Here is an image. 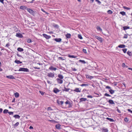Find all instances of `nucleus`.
I'll list each match as a JSON object with an SVG mask.
<instances>
[{
	"instance_id": "nucleus-52",
	"label": "nucleus",
	"mask_w": 132,
	"mask_h": 132,
	"mask_svg": "<svg viewBox=\"0 0 132 132\" xmlns=\"http://www.w3.org/2000/svg\"><path fill=\"white\" fill-rule=\"evenodd\" d=\"M104 96H111L110 95H109V94L106 93H105L104 94Z\"/></svg>"
},
{
	"instance_id": "nucleus-16",
	"label": "nucleus",
	"mask_w": 132,
	"mask_h": 132,
	"mask_svg": "<svg viewBox=\"0 0 132 132\" xmlns=\"http://www.w3.org/2000/svg\"><path fill=\"white\" fill-rule=\"evenodd\" d=\"M73 90L77 92H81V90H79V88H75L74 90Z\"/></svg>"
},
{
	"instance_id": "nucleus-34",
	"label": "nucleus",
	"mask_w": 132,
	"mask_h": 132,
	"mask_svg": "<svg viewBox=\"0 0 132 132\" xmlns=\"http://www.w3.org/2000/svg\"><path fill=\"white\" fill-rule=\"evenodd\" d=\"M96 29L98 30L99 31H102V29L100 28V27L99 26H97V27Z\"/></svg>"
},
{
	"instance_id": "nucleus-64",
	"label": "nucleus",
	"mask_w": 132,
	"mask_h": 132,
	"mask_svg": "<svg viewBox=\"0 0 132 132\" xmlns=\"http://www.w3.org/2000/svg\"><path fill=\"white\" fill-rule=\"evenodd\" d=\"M128 111L131 112V113H132V111L130 109H128L127 110Z\"/></svg>"
},
{
	"instance_id": "nucleus-5",
	"label": "nucleus",
	"mask_w": 132,
	"mask_h": 132,
	"mask_svg": "<svg viewBox=\"0 0 132 132\" xmlns=\"http://www.w3.org/2000/svg\"><path fill=\"white\" fill-rule=\"evenodd\" d=\"M49 69L51 71H55L57 69L56 68L53 67V66L51 65L49 68Z\"/></svg>"
},
{
	"instance_id": "nucleus-3",
	"label": "nucleus",
	"mask_w": 132,
	"mask_h": 132,
	"mask_svg": "<svg viewBox=\"0 0 132 132\" xmlns=\"http://www.w3.org/2000/svg\"><path fill=\"white\" fill-rule=\"evenodd\" d=\"M18 71H22L24 72H28L29 71V69L27 68H20L18 70Z\"/></svg>"
},
{
	"instance_id": "nucleus-35",
	"label": "nucleus",
	"mask_w": 132,
	"mask_h": 132,
	"mask_svg": "<svg viewBox=\"0 0 132 132\" xmlns=\"http://www.w3.org/2000/svg\"><path fill=\"white\" fill-rule=\"evenodd\" d=\"M53 26L54 27L56 28L57 29L58 28H59V26L57 24H54L53 25Z\"/></svg>"
},
{
	"instance_id": "nucleus-4",
	"label": "nucleus",
	"mask_w": 132,
	"mask_h": 132,
	"mask_svg": "<svg viewBox=\"0 0 132 132\" xmlns=\"http://www.w3.org/2000/svg\"><path fill=\"white\" fill-rule=\"evenodd\" d=\"M60 90L59 89L56 87L54 88L53 89V92L55 94H57V93L59 92Z\"/></svg>"
},
{
	"instance_id": "nucleus-7",
	"label": "nucleus",
	"mask_w": 132,
	"mask_h": 132,
	"mask_svg": "<svg viewBox=\"0 0 132 132\" xmlns=\"http://www.w3.org/2000/svg\"><path fill=\"white\" fill-rule=\"evenodd\" d=\"M43 35L44 37L45 38L47 39H49L51 38V36H50L48 35L45 34H43Z\"/></svg>"
},
{
	"instance_id": "nucleus-27",
	"label": "nucleus",
	"mask_w": 132,
	"mask_h": 132,
	"mask_svg": "<svg viewBox=\"0 0 132 132\" xmlns=\"http://www.w3.org/2000/svg\"><path fill=\"white\" fill-rule=\"evenodd\" d=\"M106 119L110 122H113L114 121L113 119L111 118H107Z\"/></svg>"
},
{
	"instance_id": "nucleus-56",
	"label": "nucleus",
	"mask_w": 132,
	"mask_h": 132,
	"mask_svg": "<svg viewBox=\"0 0 132 132\" xmlns=\"http://www.w3.org/2000/svg\"><path fill=\"white\" fill-rule=\"evenodd\" d=\"M82 51L84 53H87L86 50V49H83Z\"/></svg>"
},
{
	"instance_id": "nucleus-41",
	"label": "nucleus",
	"mask_w": 132,
	"mask_h": 132,
	"mask_svg": "<svg viewBox=\"0 0 132 132\" xmlns=\"http://www.w3.org/2000/svg\"><path fill=\"white\" fill-rule=\"evenodd\" d=\"M125 121L126 122H127L129 121V119L127 117H126L124 119Z\"/></svg>"
},
{
	"instance_id": "nucleus-29",
	"label": "nucleus",
	"mask_w": 132,
	"mask_h": 132,
	"mask_svg": "<svg viewBox=\"0 0 132 132\" xmlns=\"http://www.w3.org/2000/svg\"><path fill=\"white\" fill-rule=\"evenodd\" d=\"M19 124V123L18 122H17L14 125V127L15 128L17 127L18 126Z\"/></svg>"
},
{
	"instance_id": "nucleus-13",
	"label": "nucleus",
	"mask_w": 132,
	"mask_h": 132,
	"mask_svg": "<svg viewBox=\"0 0 132 132\" xmlns=\"http://www.w3.org/2000/svg\"><path fill=\"white\" fill-rule=\"evenodd\" d=\"M101 130L102 132H108V130L107 128H102Z\"/></svg>"
},
{
	"instance_id": "nucleus-47",
	"label": "nucleus",
	"mask_w": 132,
	"mask_h": 132,
	"mask_svg": "<svg viewBox=\"0 0 132 132\" xmlns=\"http://www.w3.org/2000/svg\"><path fill=\"white\" fill-rule=\"evenodd\" d=\"M96 2H97L99 4V5H100L101 4V2H100L99 0H95Z\"/></svg>"
},
{
	"instance_id": "nucleus-44",
	"label": "nucleus",
	"mask_w": 132,
	"mask_h": 132,
	"mask_svg": "<svg viewBox=\"0 0 132 132\" xmlns=\"http://www.w3.org/2000/svg\"><path fill=\"white\" fill-rule=\"evenodd\" d=\"M123 8L125 9H127L128 10H129L130 9V8L128 7L125 6H123Z\"/></svg>"
},
{
	"instance_id": "nucleus-48",
	"label": "nucleus",
	"mask_w": 132,
	"mask_h": 132,
	"mask_svg": "<svg viewBox=\"0 0 132 132\" xmlns=\"http://www.w3.org/2000/svg\"><path fill=\"white\" fill-rule=\"evenodd\" d=\"M27 42L28 43H30L32 42L31 40L30 39H28L27 40Z\"/></svg>"
},
{
	"instance_id": "nucleus-15",
	"label": "nucleus",
	"mask_w": 132,
	"mask_h": 132,
	"mask_svg": "<svg viewBox=\"0 0 132 132\" xmlns=\"http://www.w3.org/2000/svg\"><path fill=\"white\" fill-rule=\"evenodd\" d=\"M54 40L55 41L58 42H60L62 40V39L61 38H56Z\"/></svg>"
},
{
	"instance_id": "nucleus-9",
	"label": "nucleus",
	"mask_w": 132,
	"mask_h": 132,
	"mask_svg": "<svg viewBox=\"0 0 132 132\" xmlns=\"http://www.w3.org/2000/svg\"><path fill=\"white\" fill-rule=\"evenodd\" d=\"M16 36L19 38H22L23 37V36L20 33H16Z\"/></svg>"
},
{
	"instance_id": "nucleus-18",
	"label": "nucleus",
	"mask_w": 132,
	"mask_h": 132,
	"mask_svg": "<svg viewBox=\"0 0 132 132\" xmlns=\"http://www.w3.org/2000/svg\"><path fill=\"white\" fill-rule=\"evenodd\" d=\"M80 102H83V101H85L87 100V98H80Z\"/></svg>"
},
{
	"instance_id": "nucleus-20",
	"label": "nucleus",
	"mask_w": 132,
	"mask_h": 132,
	"mask_svg": "<svg viewBox=\"0 0 132 132\" xmlns=\"http://www.w3.org/2000/svg\"><path fill=\"white\" fill-rule=\"evenodd\" d=\"M125 45L124 44H120L119 45L118 47L120 48H123L125 47Z\"/></svg>"
},
{
	"instance_id": "nucleus-22",
	"label": "nucleus",
	"mask_w": 132,
	"mask_h": 132,
	"mask_svg": "<svg viewBox=\"0 0 132 132\" xmlns=\"http://www.w3.org/2000/svg\"><path fill=\"white\" fill-rule=\"evenodd\" d=\"M123 27V30H126L128 29H131L130 28V27H129L128 26H124Z\"/></svg>"
},
{
	"instance_id": "nucleus-8",
	"label": "nucleus",
	"mask_w": 132,
	"mask_h": 132,
	"mask_svg": "<svg viewBox=\"0 0 132 132\" xmlns=\"http://www.w3.org/2000/svg\"><path fill=\"white\" fill-rule=\"evenodd\" d=\"M57 82L59 84H62L63 83V81L62 79L57 78L56 79Z\"/></svg>"
},
{
	"instance_id": "nucleus-46",
	"label": "nucleus",
	"mask_w": 132,
	"mask_h": 132,
	"mask_svg": "<svg viewBox=\"0 0 132 132\" xmlns=\"http://www.w3.org/2000/svg\"><path fill=\"white\" fill-rule=\"evenodd\" d=\"M127 50V48H125L124 49H122V51H123V52L125 53L126 52Z\"/></svg>"
},
{
	"instance_id": "nucleus-57",
	"label": "nucleus",
	"mask_w": 132,
	"mask_h": 132,
	"mask_svg": "<svg viewBox=\"0 0 132 132\" xmlns=\"http://www.w3.org/2000/svg\"><path fill=\"white\" fill-rule=\"evenodd\" d=\"M70 102L68 100L67 101L65 102V103L66 104H69Z\"/></svg>"
},
{
	"instance_id": "nucleus-32",
	"label": "nucleus",
	"mask_w": 132,
	"mask_h": 132,
	"mask_svg": "<svg viewBox=\"0 0 132 132\" xmlns=\"http://www.w3.org/2000/svg\"><path fill=\"white\" fill-rule=\"evenodd\" d=\"M34 0H27L28 1L27 2L28 3H33V1H34Z\"/></svg>"
},
{
	"instance_id": "nucleus-38",
	"label": "nucleus",
	"mask_w": 132,
	"mask_h": 132,
	"mask_svg": "<svg viewBox=\"0 0 132 132\" xmlns=\"http://www.w3.org/2000/svg\"><path fill=\"white\" fill-rule=\"evenodd\" d=\"M107 12L108 14H112L113 13V12L110 10H109L107 11Z\"/></svg>"
},
{
	"instance_id": "nucleus-17",
	"label": "nucleus",
	"mask_w": 132,
	"mask_h": 132,
	"mask_svg": "<svg viewBox=\"0 0 132 132\" xmlns=\"http://www.w3.org/2000/svg\"><path fill=\"white\" fill-rule=\"evenodd\" d=\"M65 36L67 38H71V35L70 34L67 33L65 35Z\"/></svg>"
},
{
	"instance_id": "nucleus-28",
	"label": "nucleus",
	"mask_w": 132,
	"mask_h": 132,
	"mask_svg": "<svg viewBox=\"0 0 132 132\" xmlns=\"http://www.w3.org/2000/svg\"><path fill=\"white\" fill-rule=\"evenodd\" d=\"M17 50L19 52H21L23 51V49L20 47H19L17 48Z\"/></svg>"
},
{
	"instance_id": "nucleus-23",
	"label": "nucleus",
	"mask_w": 132,
	"mask_h": 132,
	"mask_svg": "<svg viewBox=\"0 0 132 132\" xmlns=\"http://www.w3.org/2000/svg\"><path fill=\"white\" fill-rule=\"evenodd\" d=\"M58 77L59 78L61 79H63L64 78L63 75L61 74H59L58 76Z\"/></svg>"
},
{
	"instance_id": "nucleus-51",
	"label": "nucleus",
	"mask_w": 132,
	"mask_h": 132,
	"mask_svg": "<svg viewBox=\"0 0 132 132\" xmlns=\"http://www.w3.org/2000/svg\"><path fill=\"white\" fill-rule=\"evenodd\" d=\"M58 58L60 60H61L62 61H63L65 60V59H63L62 57H58Z\"/></svg>"
},
{
	"instance_id": "nucleus-19",
	"label": "nucleus",
	"mask_w": 132,
	"mask_h": 132,
	"mask_svg": "<svg viewBox=\"0 0 132 132\" xmlns=\"http://www.w3.org/2000/svg\"><path fill=\"white\" fill-rule=\"evenodd\" d=\"M70 89V88H67L65 87L64 89H62V90L63 91L68 92Z\"/></svg>"
},
{
	"instance_id": "nucleus-12",
	"label": "nucleus",
	"mask_w": 132,
	"mask_h": 132,
	"mask_svg": "<svg viewBox=\"0 0 132 132\" xmlns=\"http://www.w3.org/2000/svg\"><path fill=\"white\" fill-rule=\"evenodd\" d=\"M28 8L27 7L23 6H21L20 7V9L23 10H27V9H28Z\"/></svg>"
},
{
	"instance_id": "nucleus-6",
	"label": "nucleus",
	"mask_w": 132,
	"mask_h": 132,
	"mask_svg": "<svg viewBox=\"0 0 132 132\" xmlns=\"http://www.w3.org/2000/svg\"><path fill=\"white\" fill-rule=\"evenodd\" d=\"M95 38L99 41L101 43H102L103 41V39L101 37L97 36H95Z\"/></svg>"
},
{
	"instance_id": "nucleus-33",
	"label": "nucleus",
	"mask_w": 132,
	"mask_h": 132,
	"mask_svg": "<svg viewBox=\"0 0 132 132\" xmlns=\"http://www.w3.org/2000/svg\"><path fill=\"white\" fill-rule=\"evenodd\" d=\"M127 54L129 56H131L132 53L131 52H130L129 51H127Z\"/></svg>"
},
{
	"instance_id": "nucleus-2",
	"label": "nucleus",
	"mask_w": 132,
	"mask_h": 132,
	"mask_svg": "<svg viewBox=\"0 0 132 132\" xmlns=\"http://www.w3.org/2000/svg\"><path fill=\"white\" fill-rule=\"evenodd\" d=\"M27 11L34 16L36 13V12L34 11L30 8H28V9H27Z\"/></svg>"
},
{
	"instance_id": "nucleus-21",
	"label": "nucleus",
	"mask_w": 132,
	"mask_h": 132,
	"mask_svg": "<svg viewBox=\"0 0 132 132\" xmlns=\"http://www.w3.org/2000/svg\"><path fill=\"white\" fill-rule=\"evenodd\" d=\"M13 117L15 118L19 119L20 118V116L18 114H16L14 115Z\"/></svg>"
},
{
	"instance_id": "nucleus-62",
	"label": "nucleus",
	"mask_w": 132,
	"mask_h": 132,
	"mask_svg": "<svg viewBox=\"0 0 132 132\" xmlns=\"http://www.w3.org/2000/svg\"><path fill=\"white\" fill-rule=\"evenodd\" d=\"M3 110L2 108H0V114L2 113Z\"/></svg>"
},
{
	"instance_id": "nucleus-30",
	"label": "nucleus",
	"mask_w": 132,
	"mask_h": 132,
	"mask_svg": "<svg viewBox=\"0 0 132 132\" xmlns=\"http://www.w3.org/2000/svg\"><path fill=\"white\" fill-rule=\"evenodd\" d=\"M120 14H121L123 16H124L126 15V12L124 11L120 12Z\"/></svg>"
},
{
	"instance_id": "nucleus-39",
	"label": "nucleus",
	"mask_w": 132,
	"mask_h": 132,
	"mask_svg": "<svg viewBox=\"0 0 132 132\" xmlns=\"http://www.w3.org/2000/svg\"><path fill=\"white\" fill-rule=\"evenodd\" d=\"M3 112L5 114L6 113L8 112V110L7 109H5L3 111Z\"/></svg>"
},
{
	"instance_id": "nucleus-40",
	"label": "nucleus",
	"mask_w": 132,
	"mask_h": 132,
	"mask_svg": "<svg viewBox=\"0 0 132 132\" xmlns=\"http://www.w3.org/2000/svg\"><path fill=\"white\" fill-rule=\"evenodd\" d=\"M86 77L87 78H89L90 79H91L93 78V77L92 76H89L88 75H86Z\"/></svg>"
},
{
	"instance_id": "nucleus-1",
	"label": "nucleus",
	"mask_w": 132,
	"mask_h": 132,
	"mask_svg": "<svg viewBox=\"0 0 132 132\" xmlns=\"http://www.w3.org/2000/svg\"><path fill=\"white\" fill-rule=\"evenodd\" d=\"M47 76L49 78H53L55 77V74L54 72L48 73L47 74Z\"/></svg>"
},
{
	"instance_id": "nucleus-31",
	"label": "nucleus",
	"mask_w": 132,
	"mask_h": 132,
	"mask_svg": "<svg viewBox=\"0 0 132 132\" xmlns=\"http://www.w3.org/2000/svg\"><path fill=\"white\" fill-rule=\"evenodd\" d=\"M88 84H82L80 85V86H88Z\"/></svg>"
},
{
	"instance_id": "nucleus-60",
	"label": "nucleus",
	"mask_w": 132,
	"mask_h": 132,
	"mask_svg": "<svg viewBox=\"0 0 132 132\" xmlns=\"http://www.w3.org/2000/svg\"><path fill=\"white\" fill-rule=\"evenodd\" d=\"M117 112L119 113H121V112L118 108L117 110Z\"/></svg>"
},
{
	"instance_id": "nucleus-45",
	"label": "nucleus",
	"mask_w": 132,
	"mask_h": 132,
	"mask_svg": "<svg viewBox=\"0 0 132 132\" xmlns=\"http://www.w3.org/2000/svg\"><path fill=\"white\" fill-rule=\"evenodd\" d=\"M72 104L70 102L68 104V106L69 108H71L72 106Z\"/></svg>"
},
{
	"instance_id": "nucleus-49",
	"label": "nucleus",
	"mask_w": 132,
	"mask_h": 132,
	"mask_svg": "<svg viewBox=\"0 0 132 132\" xmlns=\"http://www.w3.org/2000/svg\"><path fill=\"white\" fill-rule=\"evenodd\" d=\"M39 92L42 95H44L45 93V92H43L42 91H39Z\"/></svg>"
},
{
	"instance_id": "nucleus-25",
	"label": "nucleus",
	"mask_w": 132,
	"mask_h": 132,
	"mask_svg": "<svg viewBox=\"0 0 132 132\" xmlns=\"http://www.w3.org/2000/svg\"><path fill=\"white\" fill-rule=\"evenodd\" d=\"M15 96L16 98H18L19 96V93H18L16 92L14 93Z\"/></svg>"
},
{
	"instance_id": "nucleus-54",
	"label": "nucleus",
	"mask_w": 132,
	"mask_h": 132,
	"mask_svg": "<svg viewBox=\"0 0 132 132\" xmlns=\"http://www.w3.org/2000/svg\"><path fill=\"white\" fill-rule=\"evenodd\" d=\"M8 113L10 115H13V112H9L8 111Z\"/></svg>"
},
{
	"instance_id": "nucleus-11",
	"label": "nucleus",
	"mask_w": 132,
	"mask_h": 132,
	"mask_svg": "<svg viewBox=\"0 0 132 132\" xmlns=\"http://www.w3.org/2000/svg\"><path fill=\"white\" fill-rule=\"evenodd\" d=\"M6 77L8 79H15V77L12 75L7 76H6Z\"/></svg>"
},
{
	"instance_id": "nucleus-43",
	"label": "nucleus",
	"mask_w": 132,
	"mask_h": 132,
	"mask_svg": "<svg viewBox=\"0 0 132 132\" xmlns=\"http://www.w3.org/2000/svg\"><path fill=\"white\" fill-rule=\"evenodd\" d=\"M128 34H125L123 38H128Z\"/></svg>"
},
{
	"instance_id": "nucleus-26",
	"label": "nucleus",
	"mask_w": 132,
	"mask_h": 132,
	"mask_svg": "<svg viewBox=\"0 0 132 132\" xmlns=\"http://www.w3.org/2000/svg\"><path fill=\"white\" fill-rule=\"evenodd\" d=\"M14 62L15 63H17V64H21V63H22V62L20 61L19 60H15Z\"/></svg>"
},
{
	"instance_id": "nucleus-59",
	"label": "nucleus",
	"mask_w": 132,
	"mask_h": 132,
	"mask_svg": "<svg viewBox=\"0 0 132 132\" xmlns=\"http://www.w3.org/2000/svg\"><path fill=\"white\" fill-rule=\"evenodd\" d=\"M10 46L9 44V43L6 44V46L7 47H8Z\"/></svg>"
},
{
	"instance_id": "nucleus-58",
	"label": "nucleus",
	"mask_w": 132,
	"mask_h": 132,
	"mask_svg": "<svg viewBox=\"0 0 132 132\" xmlns=\"http://www.w3.org/2000/svg\"><path fill=\"white\" fill-rule=\"evenodd\" d=\"M87 97L88 98H92L93 97V96L91 95H88L87 96Z\"/></svg>"
},
{
	"instance_id": "nucleus-36",
	"label": "nucleus",
	"mask_w": 132,
	"mask_h": 132,
	"mask_svg": "<svg viewBox=\"0 0 132 132\" xmlns=\"http://www.w3.org/2000/svg\"><path fill=\"white\" fill-rule=\"evenodd\" d=\"M79 62L83 64H85L86 63V62L84 60H79Z\"/></svg>"
},
{
	"instance_id": "nucleus-24",
	"label": "nucleus",
	"mask_w": 132,
	"mask_h": 132,
	"mask_svg": "<svg viewBox=\"0 0 132 132\" xmlns=\"http://www.w3.org/2000/svg\"><path fill=\"white\" fill-rule=\"evenodd\" d=\"M109 91L111 94H113L114 93L115 90L110 89L109 90Z\"/></svg>"
},
{
	"instance_id": "nucleus-14",
	"label": "nucleus",
	"mask_w": 132,
	"mask_h": 132,
	"mask_svg": "<svg viewBox=\"0 0 132 132\" xmlns=\"http://www.w3.org/2000/svg\"><path fill=\"white\" fill-rule=\"evenodd\" d=\"M108 102L110 104L112 105L115 104V103L113 100H109Z\"/></svg>"
},
{
	"instance_id": "nucleus-63",
	"label": "nucleus",
	"mask_w": 132,
	"mask_h": 132,
	"mask_svg": "<svg viewBox=\"0 0 132 132\" xmlns=\"http://www.w3.org/2000/svg\"><path fill=\"white\" fill-rule=\"evenodd\" d=\"M57 103L58 104H60V101L58 100H57Z\"/></svg>"
},
{
	"instance_id": "nucleus-55",
	"label": "nucleus",
	"mask_w": 132,
	"mask_h": 132,
	"mask_svg": "<svg viewBox=\"0 0 132 132\" xmlns=\"http://www.w3.org/2000/svg\"><path fill=\"white\" fill-rule=\"evenodd\" d=\"M50 121L52 122H53V123H56V121L53 120H50Z\"/></svg>"
},
{
	"instance_id": "nucleus-50",
	"label": "nucleus",
	"mask_w": 132,
	"mask_h": 132,
	"mask_svg": "<svg viewBox=\"0 0 132 132\" xmlns=\"http://www.w3.org/2000/svg\"><path fill=\"white\" fill-rule=\"evenodd\" d=\"M126 65L124 63H123L122 64V67L123 68H125V67Z\"/></svg>"
},
{
	"instance_id": "nucleus-42",
	"label": "nucleus",
	"mask_w": 132,
	"mask_h": 132,
	"mask_svg": "<svg viewBox=\"0 0 132 132\" xmlns=\"http://www.w3.org/2000/svg\"><path fill=\"white\" fill-rule=\"evenodd\" d=\"M78 37L80 39H82V37L81 35H80V34L78 35Z\"/></svg>"
},
{
	"instance_id": "nucleus-53",
	"label": "nucleus",
	"mask_w": 132,
	"mask_h": 132,
	"mask_svg": "<svg viewBox=\"0 0 132 132\" xmlns=\"http://www.w3.org/2000/svg\"><path fill=\"white\" fill-rule=\"evenodd\" d=\"M105 88L106 89H111V87L109 86H106Z\"/></svg>"
},
{
	"instance_id": "nucleus-61",
	"label": "nucleus",
	"mask_w": 132,
	"mask_h": 132,
	"mask_svg": "<svg viewBox=\"0 0 132 132\" xmlns=\"http://www.w3.org/2000/svg\"><path fill=\"white\" fill-rule=\"evenodd\" d=\"M41 10L44 12L46 14H48V13L47 12H46L43 9H42Z\"/></svg>"
},
{
	"instance_id": "nucleus-37",
	"label": "nucleus",
	"mask_w": 132,
	"mask_h": 132,
	"mask_svg": "<svg viewBox=\"0 0 132 132\" xmlns=\"http://www.w3.org/2000/svg\"><path fill=\"white\" fill-rule=\"evenodd\" d=\"M68 56L70 58H75L76 57V56L73 55H69Z\"/></svg>"
},
{
	"instance_id": "nucleus-10",
	"label": "nucleus",
	"mask_w": 132,
	"mask_h": 132,
	"mask_svg": "<svg viewBox=\"0 0 132 132\" xmlns=\"http://www.w3.org/2000/svg\"><path fill=\"white\" fill-rule=\"evenodd\" d=\"M61 125L59 124H57L55 125L56 128L58 129H61Z\"/></svg>"
}]
</instances>
